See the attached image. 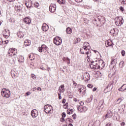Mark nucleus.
Listing matches in <instances>:
<instances>
[{"label": "nucleus", "mask_w": 126, "mask_h": 126, "mask_svg": "<svg viewBox=\"0 0 126 126\" xmlns=\"http://www.w3.org/2000/svg\"><path fill=\"white\" fill-rule=\"evenodd\" d=\"M25 4L26 5L27 8H30L31 7V6H29V4L27 2H25Z\"/></svg>", "instance_id": "obj_44"}, {"label": "nucleus", "mask_w": 126, "mask_h": 126, "mask_svg": "<svg viewBox=\"0 0 126 126\" xmlns=\"http://www.w3.org/2000/svg\"><path fill=\"white\" fill-rule=\"evenodd\" d=\"M105 45L106 47L108 48V47H111V46H113L114 44L113 43V42L111 40H107L105 42Z\"/></svg>", "instance_id": "obj_18"}, {"label": "nucleus", "mask_w": 126, "mask_h": 126, "mask_svg": "<svg viewBox=\"0 0 126 126\" xmlns=\"http://www.w3.org/2000/svg\"><path fill=\"white\" fill-rule=\"evenodd\" d=\"M65 120H64V118L62 117L60 119V122H61V123H63V122H64Z\"/></svg>", "instance_id": "obj_47"}, {"label": "nucleus", "mask_w": 126, "mask_h": 126, "mask_svg": "<svg viewBox=\"0 0 126 126\" xmlns=\"http://www.w3.org/2000/svg\"><path fill=\"white\" fill-rule=\"evenodd\" d=\"M120 10H121V11H125V9L124 8V7H123V6H121L120 7Z\"/></svg>", "instance_id": "obj_51"}, {"label": "nucleus", "mask_w": 126, "mask_h": 126, "mask_svg": "<svg viewBox=\"0 0 126 126\" xmlns=\"http://www.w3.org/2000/svg\"><path fill=\"white\" fill-rule=\"evenodd\" d=\"M124 61H121L120 63H119V66L120 67H121L122 68V67H123L124 66Z\"/></svg>", "instance_id": "obj_33"}, {"label": "nucleus", "mask_w": 126, "mask_h": 126, "mask_svg": "<svg viewBox=\"0 0 126 126\" xmlns=\"http://www.w3.org/2000/svg\"><path fill=\"white\" fill-rule=\"evenodd\" d=\"M66 101V100L65 99L63 98L62 100L63 104H65Z\"/></svg>", "instance_id": "obj_52"}, {"label": "nucleus", "mask_w": 126, "mask_h": 126, "mask_svg": "<svg viewBox=\"0 0 126 126\" xmlns=\"http://www.w3.org/2000/svg\"><path fill=\"white\" fill-rule=\"evenodd\" d=\"M18 37L20 38H22L24 37V32H20L17 34Z\"/></svg>", "instance_id": "obj_25"}, {"label": "nucleus", "mask_w": 126, "mask_h": 126, "mask_svg": "<svg viewBox=\"0 0 126 126\" xmlns=\"http://www.w3.org/2000/svg\"><path fill=\"white\" fill-rule=\"evenodd\" d=\"M80 106H83V105H84V102H83V101H80Z\"/></svg>", "instance_id": "obj_55"}, {"label": "nucleus", "mask_w": 126, "mask_h": 126, "mask_svg": "<svg viewBox=\"0 0 126 126\" xmlns=\"http://www.w3.org/2000/svg\"><path fill=\"white\" fill-rule=\"evenodd\" d=\"M30 94H31V93H30V92L26 93V94L27 95V96H29Z\"/></svg>", "instance_id": "obj_61"}, {"label": "nucleus", "mask_w": 126, "mask_h": 126, "mask_svg": "<svg viewBox=\"0 0 126 126\" xmlns=\"http://www.w3.org/2000/svg\"><path fill=\"white\" fill-rule=\"evenodd\" d=\"M19 63L24 62V57L23 56H21L18 60Z\"/></svg>", "instance_id": "obj_30"}, {"label": "nucleus", "mask_w": 126, "mask_h": 126, "mask_svg": "<svg viewBox=\"0 0 126 126\" xmlns=\"http://www.w3.org/2000/svg\"><path fill=\"white\" fill-rule=\"evenodd\" d=\"M81 86L80 85H79L78 86V91H79V92H80V93H81V92H82V91H81Z\"/></svg>", "instance_id": "obj_36"}, {"label": "nucleus", "mask_w": 126, "mask_h": 126, "mask_svg": "<svg viewBox=\"0 0 126 126\" xmlns=\"http://www.w3.org/2000/svg\"><path fill=\"white\" fill-rule=\"evenodd\" d=\"M122 101H123V98H122L121 97L119 98L117 101V104H120L121 102H122Z\"/></svg>", "instance_id": "obj_34"}, {"label": "nucleus", "mask_w": 126, "mask_h": 126, "mask_svg": "<svg viewBox=\"0 0 126 126\" xmlns=\"http://www.w3.org/2000/svg\"><path fill=\"white\" fill-rule=\"evenodd\" d=\"M115 24L117 26H121L124 24V18L123 17H117L116 18Z\"/></svg>", "instance_id": "obj_5"}, {"label": "nucleus", "mask_w": 126, "mask_h": 126, "mask_svg": "<svg viewBox=\"0 0 126 126\" xmlns=\"http://www.w3.org/2000/svg\"><path fill=\"white\" fill-rule=\"evenodd\" d=\"M66 31L67 34H71V33H72V29H71L69 27H68L66 29Z\"/></svg>", "instance_id": "obj_26"}, {"label": "nucleus", "mask_w": 126, "mask_h": 126, "mask_svg": "<svg viewBox=\"0 0 126 126\" xmlns=\"http://www.w3.org/2000/svg\"><path fill=\"white\" fill-rule=\"evenodd\" d=\"M67 120L69 123H73V120L70 118H67Z\"/></svg>", "instance_id": "obj_48"}, {"label": "nucleus", "mask_w": 126, "mask_h": 126, "mask_svg": "<svg viewBox=\"0 0 126 126\" xmlns=\"http://www.w3.org/2000/svg\"><path fill=\"white\" fill-rule=\"evenodd\" d=\"M78 43H79L81 41L80 38H77L76 39Z\"/></svg>", "instance_id": "obj_56"}, {"label": "nucleus", "mask_w": 126, "mask_h": 126, "mask_svg": "<svg viewBox=\"0 0 126 126\" xmlns=\"http://www.w3.org/2000/svg\"><path fill=\"white\" fill-rule=\"evenodd\" d=\"M94 86H93L92 84H88V87L89 88H93Z\"/></svg>", "instance_id": "obj_42"}, {"label": "nucleus", "mask_w": 126, "mask_h": 126, "mask_svg": "<svg viewBox=\"0 0 126 126\" xmlns=\"http://www.w3.org/2000/svg\"><path fill=\"white\" fill-rule=\"evenodd\" d=\"M109 91H109V90H108V89H106V88H105V89L104 90V93H107V92H109Z\"/></svg>", "instance_id": "obj_50"}, {"label": "nucleus", "mask_w": 126, "mask_h": 126, "mask_svg": "<svg viewBox=\"0 0 126 126\" xmlns=\"http://www.w3.org/2000/svg\"><path fill=\"white\" fill-rule=\"evenodd\" d=\"M82 49L86 51L85 52H84L81 51V50H82L81 48L80 49L81 53L83 55H85V54L86 55H88L89 54V52L91 53V51H90V49H91V47H90L89 43L87 42H85L84 43V44H83Z\"/></svg>", "instance_id": "obj_1"}, {"label": "nucleus", "mask_w": 126, "mask_h": 126, "mask_svg": "<svg viewBox=\"0 0 126 126\" xmlns=\"http://www.w3.org/2000/svg\"><path fill=\"white\" fill-rule=\"evenodd\" d=\"M85 81L87 82L89 81V80H90V74H89V73H85L83 74V78H82V80H83L84 79H85Z\"/></svg>", "instance_id": "obj_8"}, {"label": "nucleus", "mask_w": 126, "mask_h": 126, "mask_svg": "<svg viewBox=\"0 0 126 126\" xmlns=\"http://www.w3.org/2000/svg\"><path fill=\"white\" fill-rule=\"evenodd\" d=\"M58 96H59V99L61 100L62 99V96L61 95V94L58 93Z\"/></svg>", "instance_id": "obj_54"}, {"label": "nucleus", "mask_w": 126, "mask_h": 126, "mask_svg": "<svg viewBox=\"0 0 126 126\" xmlns=\"http://www.w3.org/2000/svg\"><path fill=\"white\" fill-rule=\"evenodd\" d=\"M104 105L105 103H104V99H102L99 101L98 105L96 107V109H98V110H100V108H101V109H103L104 108Z\"/></svg>", "instance_id": "obj_14"}, {"label": "nucleus", "mask_w": 126, "mask_h": 126, "mask_svg": "<svg viewBox=\"0 0 126 126\" xmlns=\"http://www.w3.org/2000/svg\"><path fill=\"white\" fill-rule=\"evenodd\" d=\"M117 63H118V59H112L111 61L110 65H113V67H115L116 64H117Z\"/></svg>", "instance_id": "obj_15"}, {"label": "nucleus", "mask_w": 126, "mask_h": 126, "mask_svg": "<svg viewBox=\"0 0 126 126\" xmlns=\"http://www.w3.org/2000/svg\"><path fill=\"white\" fill-rule=\"evenodd\" d=\"M24 21L25 22V23H26V24H30V23H31V19H30V18H29V17H25L24 19Z\"/></svg>", "instance_id": "obj_19"}, {"label": "nucleus", "mask_w": 126, "mask_h": 126, "mask_svg": "<svg viewBox=\"0 0 126 126\" xmlns=\"http://www.w3.org/2000/svg\"><path fill=\"white\" fill-rule=\"evenodd\" d=\"M110 33L112 36H116L117 34H118V29H113L110 31Z\"/></svg>", "instance_id": "obj_16"}, {"label": "nucleus", "mask_w": 126, "mask_h": 126, "mask_svg": "<svg viewBox=\"0 0 126 126\" xmlns=\"http://www.w3.org/2000/svg\"><path fill=\"white\" fill-rule=\"evenodd\" d=\"M93 100V95H91L90 98H89L87 99L86 102L87 103H91Z\"/></svg>", "instance_id": "obj_28"}, {"label": "nucleus", "mask_w": 126, "mask_h": 126, "mask_svg": "<svg viewBox=\"0 0 126 126\" xmlns=\"http://www.w3.org/2000/svg\"><path fill=\"white\" fill-rule=\"evenodd\" d=\"M1 95L4 98H9L10 97V91L6 90V89H3L1 91Z\"/></svg>", "instance_id": "obj_3"}, {"label": "nucleus", "mask_w": 126, "mask_h": 126, "mask_svg": "<svg viewBox=\"0 0 126 126\" xmlns=\"http://www.w3.org/2000/svg\"><path fill=\"white\" fill-rule=\"evenodd\" d=\"M76 2H81L83 0H75Z\"/></svg>", "instance_id": "obj_59"}, {"label": "nucleus", "mask_w": 126, "mask_h": 126, "mask_svg": "<svg viewBox=\"0 0 126 126\" xmlns=\"http://www.w3.org/2000/svg\"><path fill=\"white\" fill-rule=\"evenodd\" d=\"M113 117V113L111 110H109L106 114V115H105L103 117L104 120H106V119H110Z\"/></svg>", "instance_id": "obj_10"}, {"label": "nucleus", "mask_w": 126, "mask_h": 126, "mask_svg": "<svg viewBox=\"0 0 126 126\" xmlns=\"http://www.w3.org/2000/svg\"><path fill=\"white\" fill-rule=\"evenodd\" d=\"M104 20L105 17H104V16H98L93 19V23L94 25L97 24L98 22H102V21H104Z\"/></svg>", "instance_id": "obj_4"}, {"label": "nucleus", "mask_w": 126, "mask_h": 126, "mask_svg": "<svg viewBox=\"0 0 126 126\" xmlns=\"http://www.w3.org/2000/svg\"><path fill=\"white\" fill-rule=\"evenodd\" d=\"M120 125H121V126H125V122H122L120 124Z\"/></svg>", "instance_id": "obj_58"}, {"label": "nucleus", "mask_w": 126, "mask_h": 126, "mask_svg": "<svg viewBox=\"0 0 126 126\" xmlns=\"http://www.w3.org/2000/svg\"><path fill=\"white\" fill-rule=\"evenodd\" d=\"M54 43L56 46H60L63 43V39L59 36H57L54 38Z\"/></svg>", "instance_id": "obj_6"}, {"label": "nucleus", "mask_w": 126, "mask_h": 126, "mask_svg": "<svg viewBox=\"0 0 126 126\" xmlns=\"http://www.w3.org/2000/svg\"><path fill=\"white\" fill-rule=\"evenodd\" d=\"M39 113L38 111L36 109L32 110L31 111V116L33 119H35V118H36V117H38Z\"/></svg>", "instance_id": "obj_9"}, {"label": "nucleus", "mask_w": 126, "mask_h": 126, "mask_svg": "<svg viewBox=\"0 0 126 126\" xmlns=\"http://www.w3.org/2000/svg\"><path fill=\"white\" fill-rule=\"evenodd\" d=\"M92 64H90V67L92 69H94V61L91 62Z\"/></svg>", "instance_id": "obj_31"}, {"label": "nucleus", "mask_w": 126, "mask_h": 126, "mask_svg": "<svg viewBox=\"0 0 126 126\" xmlns=\"http://www.w3.org/2000/svg\"><path fill=\"white\" fill-rule=\"evenodd\" d=\"M68 107V103L66 102L65 104L63 105V107L64 109H67Z\"/></svg>", "instance_id": "obj_35"}, {"label": "nucleus", "mask_w": 126, "mask_h": 126, "mask_svg": "<svg viewBox=\"0 0 126 126\" xmlns=\"http://www.w3.org/2000/svg\"><path fill=\"white\" fill-rule=\"evenodd\" d=\"M63 62H65L67 63V64H69L70 63V59L68 58V57H64L63 58Z\"/></svg>", "instance_id": "obj_24"}, {"label": "nucleus", "mask_w": 126, "mask_h": 126, "mask_svg": "<svg viewBox=\"0 0 126 126\" xmlns=\"http://www.w3.org/2000/svg\"><path fill=\"white\" fill-rule=\"evenodd\" d=\"M31 45V40H26L24 42V45L25 47H28V46H30Z\"/></svg>", "instance_id": "obj_22"}, {"label": "nucleus", "mask_w": 126, "mask_h": 126, "mask_svg": "<svg viewBox=\"0 0 126 126\" xmlns=\"http://www.w3.org/2000/svg\"><path fill=\"white\" fill-rule=\"evenodd\" d=\"M119 1H120L121 3H123V4H126V0H119Z\"/></svg>", "instance_id": "obj_41"}, {"label": "nucleus", "mask_w": 126, "mask_h": 126, "mask_svg": "<svg viewBox=\"0 0 126 126\" xmlns=\"http://www.w3.org/2000/svg\"><path fill=\"white\" fill-rule=\"evenodd\" d=\"M48 49V47L45 45L43 44L41 47H39L38 48V51L39 53H42L43 51H46Z\"/></svg>", "instance_id": "obj_12"}, {"label": "nucleus", "mask_w": 126, "mask_h": 126, "mask_svg": "<svg viewBox=\"0 0 126 126\" xmlns=\"http://www.w3.org/2000/svg\"><path fill=\"white\" fill-rule=\"evenodd\" d=\"M40 69H42V70H45L46 69L44 67L40 66Z\"/></svg>", "instance_id": "obj_62"}, {"label": "nucleus", "mask_w": 126, "mask_h": 126, "mask_svg": "<svg viewBox=\"0 0 126 126\" xmlns=\"http://www.w3.org/2000/svg\"><path fill=\"white\" fill-rule=\"evenodd\" d=\"M57 8V5L56 4H51L49 6V11L50 12H55Z\"/></svg>", "instance_id": "obj_11"}, {"label": "nucleus", "mask_w": 126, "mask_h": 126, "mask_svg": "<svg viewBox=\"0 0 126 126\" xmlns=\"http://www.w3.org/2000/svg\"><path fill=\"white\" fill-rule=\"evenodd\" d=\"M8 55L10 57H13V56H15L17 54V49L15 48H11L9 50L8 52Z\"/></svg>", "instance_id": "obj_7"}, {"label": "nucleus", "mask_w": 126, "mask_h": 126, "mask_svg": "<svg viewBox=\"0 0 126 126\" xmlns=\"http://www.w3.org/2000/svg\"><path fill=\"white\" fill-rule=\"evenodd\" d=\"M40 6V4L38 2H36L34 3V7H36L37 8H39L38 7Z\"/></svg>", "instance_id": "obj_32"}, {"label": "nucleus", "mask_w": 126, "mask_h": 126, "mask_svg": "<svg viewBox=\"0 0 126 126\" xmlns=\"http://www.w3.org/2000/svg\"><path fill=\"white\" fill-rule=\"evenodd\" d=\"M105 126H113V125L111 123H107Z\"/></svg>", "instance_id": "obj_49"}, {"label": "nucleus", "mask_w": 126, "mask_h": 126, "mask_svg": "<svg viewBox=\"0 0 126 126\" xmlns=\"http://www.w3.org/2000/svg\"><path fill=\"white\" fill-rule=\"evenodd\" d=\"M3 43V41H2V39L0 38V45H1Z\"/></svg>", "instance_id": "obj_53"}, {"label": "nucleus", "mask_w": 126, "mask_h": 126, "mask_svg": "<svg viewBox=\"0 0 126 126\" xmlns=\"http://www.w3.org/2000/svg\"><path fill=\"white\" fill-rule=\"evenodd\" d=\"M106 89H107L109 91H111L113 89V83H110L106 87Z\"/></svg>", "instance_id": "obj_21"}, {"label": "nucleus", "mask_w": 126, "mask_h": 126, "mask_svg": "<svg viewBox=\"0 0 126 126\" xmlns=\"http://www.w3.org/2000/svg\"><path fill=\"white\" fill-rule=\"evenodd\" d=\"M98 66V63H96L94 65V69H96L95 68V67H97Z\"/></svg>", "instance_id": "obj_63"}, {"label": "nucleus", "mask_w": 126, "mask_h": 126, "mask_svg": "<svg viewBox=\"0 0 126 126\" xmlns=\"http://www.w3.org/2000/svg\"><path fill=\"white\" fill-rule=\"evenodd\" d=\"M36 90H37V91H41L42 89L40 87H38L36 88Z\"/></svg>", "instance_id": "obj_57"}, {"label": "nucleus", "mask_w": 126, "mask_h": 126, "mask_svg": "<svg viewBox=\"0 0 126 126\" xmlns=\"http://www.w3.org/2000/svg\"><path fill=\"white\" fill-rule=\"evenodd\" d=\"M69 112H70L71 114H72V113L73 112V109H70L69 110Z\"/></svg>", "instance_id": "obj_64"}, {"label": "nucleus", "mask_w": 126, "mask_h": 126, "mask_svg": "<svg viewBox=\"0 0 126 126\" xmlns=\"http://www.w3.org/2000/svg\"><path fill=\"white\" fill-rule=\"evenodd\" d=\"M15 6L16 8L17 9V11H18V12H19V11H20L21 10H22V7H21V5H16Z\"/></svg>", "instance_id": "obj_27"}, {"label": "nucleus", "mask_w": 126, "mask_h": 126, "mask_svg": "<svg viewBox=\"0 0 126 126\" xmlns=\"http://www.w3.org/2000/svg\"><path fill=\"white\" fill-rule=\"evenodd\" d=\"M32 91H36L37 90V88L35 87L32 89Z\"/></svg>", "instance_id": "obj_60"}, {"label": "nucleus", "mask_w": 126, "mask_h": 126, "mask_svg": "<svg viewBox=\"0 0 126 126\" xmlns=\"http://www.w3.org/2000/svg\"><path fill=\"white\" fill-rule=\"evenodd\" d=\"M60 4H64L65 3V0H57Z\"/></svg>", "instance_id": "obj_29"}, {"label": "nucleus", "mask_w": 126, "mask_h": 126, "mask_svg": "<svg viewBox=\"0 0 126 126\" xmlns=\"http://www.w3.org/2000/svg\"><path fill=\"white\" fill-rule=\"evenodd\" d=\"M12 73L14 74V76H15V77H18V74L15 73L13 71L11 72V74H12Z\"/></svg>", "instance_id": "obj_40"}, {"label": "nucleus", "mask_w": 126, "mask_h": 126, "mask_svg": "<svg viewBox=\"0 0 126 126\" xmlns=\"http://www.w3.org/2000/svg\"><path fill=\"white\" fill-rule=\"evenodd\" d=\"M73 85L74 86V88H75L76 87V86L77 85V84L74 82V81H73Z\"/></svg>", "instance_id": "obj_46"}, {"label": "nucleus", "mask_w": 126, "mask_h": 126, "mask_svg": "<svg viewBox=\"0 0 126 126\" xmlns=\"http://www.w3.org/2000/svg\"><path fill=\"white\" fill-rule=\"evenodd\" d=\"M62 118H65L66 117V114H65V112H63L62 114Z\"/></svg>", "instance_id": "obj_43"}, {"label": "nucleus", "mask_w": 126, "mask_h": 126, "mask_svg": "<svg viewBox=\"0 0 126 126\" xmlns=\"http://www.w3.org/2000/svg\"><path fill=\"white\" fill-rule=\"evenodd\" d=\"M73 120H76V114L74 113L72 115Z\"/></svg>", "instance_id": "obj_45"}, {"label": "nucleus", "mask_w": 126, "mask_h": 126, "mask_svg": "<svg viewBox=\"0 0 126 126\" xmlns=\"http://www.w3.org/2000/svg\"><path fill=\"white\" fill-rule=\"evenodd\" d=\"M77 109L80 112H83V111L84 112H86L88 110V108L83 105H80L79 107H77Z\"/></svg>", "instance_id": "obj_13"}, {"label": "nucleus", "mask_w": 126, "mask_h": 126, "mask_svg": "<svg viewBox=\"0 0 126 126\" xmlns=\"http://www.w3.org/2000/svg\"><path fill=\"white\" fill-rule=\"evenodd\" d=\"M64 88V86L63 85L60 86L59 88V91L62 92V90H61V89H62V90H63Z\"/></svg>", "instance_id": "obj_38"}, {"label": "nucleus", "mask_w": 126, "mask_h": 126, "mask_svg": "<svg viewBox=\"0 0 126 126\" xmlns=\"http://www.w3.org/2000/svg\"><path fill=\"white\" fill-rule=\"evenodd\" d=\"M44 112L46 113V114H49V115H51V114H52L51 113L54 112V109L53 108V107L50 104L45 105L44 106Z\"/></svg>", "instance_id": "obj_2"}, {"label": "nucleus", "mask_w": 126, "mask_h": 126, "mask_svg": "<svg viewBox=\"0 0 126 126\" xmlns=\"http://www.w3.org/2000/svg\"><path fill=\"white\" fill-rule=\"evenodd\" d=\"M45 26L43 25L42 26V29L43 30V31H44V32H47V30H49V26H48V25L45 24Z\"/></svg>", "instance_id": "obj_20"}, {"label": "nucleus", "mask_w": 126, "mask_h": 126, "mask_svg": "<svg viewBox=\"0 0 126 126\" xmlns=\"http://www.w3.org/2000/svg\"><path fill=\"white\" fill-rule=\"evenodd\" d=\"M121 54L122 57H125V56H126V51H125V50H122Z\"/></svg>", "instance_id": "obj_37"}, {"label": "nucleus", "mask_w": 126, "mask_h": 126, "mask_svg": "<svg viewBox=\"0 0 126 126\" xmlns=\"http://www.w3.org/2000/svg\"><path fill=\"white\" fill-rule=\"evenodd\" d=\"M31 77L32 78V79H34V80H35L37 78L36 77V75H35L34 74H31Z\"/></svg>", "instance_id": "obj_39"}, {"label": "nucleus", "mask_w": 126, "mask_h": 126, "mask_svg": "<svg viewBox=\"0 0 126 126\" xmlns=\"http://www.w3.org/2000/svg\"><path fill=\"white\" fill-rule=\"evenodd\" d=\"M3 36L5 37L6 39H7V38H8V36H10V32H9V30H5V32L3 34Z\"/></svg>", "instance_id": "obj_17"}, {"label": "nucleus", "mask_w": 126, "mask_h": 126, "mask_svg": "<svg viewBox=\"0 0 126 126\" xmlns=\"http://www.w3.org/2000/svg\"><path fill=\"white\" fill-rule=\"evenodd\" d=\"M119 91H121L122 92L126 90V84H124L120 88L118 89Z\"/></svg>", "instance_id": "obj_23"}]
</instances>
